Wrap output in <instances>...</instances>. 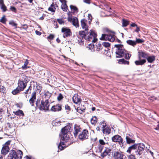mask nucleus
Listing matches in <instances>:
<instances>
[{"instance_id": "f257e3e1", "label": "nucleus", "mask_w": 159, "mask_h": 159, "mask_svg": "<svg viewBox=\"0 0 159 159\" xmlns=\"http://www.w3.org/2000/svg\"><path fill=\"white\" fill-rule=\"evenodd\" d=\"M72 129L70 124L67 125L62 128L61 130V134H60L61 139L62 141L58 146V148L61 150H63L68 145L65 144V142H67L69 139V137L68 134H71Z\"/></svg>"}, {"instance_id": "f03ea898", "label": "nucleus", "mask_w": 159, "mask_h": 159, "mask_svg": "<svg viewBox=\"0 0 159 159\" xmlns=\"http://www.w3.org/2000/svg\"><path fill=\"white\" fill-rule=\"evenodd\" d=\"M145 148V145L143 143H134L129 147L127 152L139 157L142 154Z\"/></svg>"}, {"instance_id": "7ed1b4c3", "label": "nucleus", "mask_w": 159, "mask_h": 159, "mask_svg": "<svg viewBox=\"0 0 159 159\" xmlns=\"http://www.w3.org/2000/svg\"><path fill=\"white\" fill-rule=\"evenodd\" d=\"M114 48H116L115 52L116 58L124 57L126 60H129L130 59L131 55L129 54L128 51L124 49L123 45L115 44Z\"/></svg>"}, {"instance_id": "20e7f679", "label": "nucleus", "mask_w": 159, "mask_h": 159, "mask_svg": "<svg viewBox=\"0 0 159 159\" xmlns=\"http://www.w3.org/2000/svg\"><path fill=\"white\" fill-rule=\"evenodd\" d=\"M29 80L28 77L25 75H21L18 83V87L23 91L26 88L27 83L28 82Z\"/></svg>"}, {"instance_id": "39448f33", "label": "nucleus", "mask_w": 159, "mask_h": 159, "mask_svg": "<svg viewBox=\"0 0 159 159\" xmlns=\"http://www.w3.org/2000/svg\"><path fill=\"white\" fill-rule=\"evenodd\" d=\"M50 104L48 100H46L45 101L42 100L41 105L39 106V109L40 111L44 110L45 111L49 110Z\"/></svg>"}, {"instance_id": "423d86ee", "label": "nucleus", "mask_w": 159, "mask_h": 159, "mask_svg": "<svg viewBox=\"0 0 159 159\" xmlns=\"http://www.w3.org/2000/svg\"><path fill=\"white\" fill-rule=\"evenodd\" d=\"M115 37L114 35H111L110 34H102L100 39L102 40H108L111 42H113L115 40Z\"/></svg>"}, {"instance_id": "0eeeda50", "label": "nucleus", "mask_w": 159, "mask_h": 159, "mask_svg": "<svg viewBox=\"0 0 159 159\" xmlns=\"http://www.w3.org/2000/svg\"><path fill=\"white\" fill-rule=\"evenodd\" d=\"M89 34L88 29L85 30H84L80 31L79 32V34L82 38V39L84 38L86 40H91L92 38L89 36V35L87 36Z\"/></svg>"}, {"instance_id": "6e6552de", "label": "nucleus", "mask_w": 159, "mask_h": 159, "mask_svg": "<svg viewBox=\"0 0 159 159\" xmlns=\"http://www.w3.org/2000/svg\"><path fill=\"white\" fill-rule=\"evenodd\" d=\"M88 131L86 129H84L80 132L78 135L79 139L82 141L87 139L88 137Z\"/></svg>"}, {"instance_id": "1a4fd4ad", "label": "nucleus", "mask_w": 159, "mask_h": 159, "mask_svg": "<svg viewBox=\"0 0 159 159\" xmlns=\"http://www.w3.org/2000/svg\"><path fill=\"white\" fill-rule=\"evenodd\" d=\"M101 125H102V132L103 134H108L110 133L111 129L109 127H106V124L103 121L102 122Z\"/></svg>"}, {"instance_id": "9d476101", "label": "nucleus", "mask_w": 159, "mask_h": 159, "mask_svg": "<svg viewBox=\"0 0 159 159\" xmlns=\"http://www.w3.org/2000/svg\"><path fill=\"white\" fill-rule=\"evenodd\" d=\"M61 32L64 33L63 37L64 38L71 35L70 30L66 27H63L62 28Z\"/></svg>"}, {"instance_id": "9b49d317", "label": "nucleus", "mask_w": 159, "mask_h": 159, "mask_svg": "<svg viewBox=\"0 0 159 159\" xmlns=\"http://www.w3.org/2000/svg\"><path fill=\"white\" fill-rule=\"evenodd\" d=\"M68 20L72 23V25L76 28L79 27V22L78 18L76 17H68Z\"/></svg>"}, {"instance_id": "f8f14e48", "label": "nucleus", "mask_w": 159, "mask_h": 159, "mask_svg": "<svg viewBox=\"0 0 159 159\" xmlns=\"http://www.w3.org/2000/svg\"><path fill=\"white\" fill-rule=\"evenodd\" d=\"M112 141L115 142H118L119 144L123 143V139L121 137L118 135H114L112 138Z\"/></svg>"}, {"instance_id": "ddd939ff", "label": "nucleus", "mask_w": 159, "mask_h": 159, "mask_svg": "<svg viewBox=\"0 0 159 159\" xmlns=\"http://www.w3.org/2000/svg\"><path fill=\"white\" fill-rule=\"evenodd\" d=\"M16 152L14 150H11L8 156L7 159H17Z\"/></svg>"}, {"instance_id": "4468645a", "label": "nucleus", "mask_w": 159, "mask_h": 159, "mask_svg": "<svg viewBox=\"0 0 159 159\" xmlns=\"http://www.w3.org/2000/svg\"><path fill=\"white\" fill-rule=\"evenodd\" d=\"M89 36L90 37L92 38V39H91V40L93 38L92 42H96L97 40V39L96 38L97 35L95 33L94 31L93 30H91L89 32Z\"/></svg>"}, {"instance_id": "2eb2a0df", "label": "nucleus", "mask_w": 159, "mask_h": 159, "mask_svg": "<svg viewBox=\"0 0 159 159\" xmlns=\"http://www.w3.org/2000/svg\"><path fill=\"white\" fill-rule=\"evenodd\" d=\"M132 136L130 134H127L126 136V143L127 144H130L134 143L135 142V140L133 139H132Z\"/></svg>"}, {"instance_id": "dca6fc26", "label": "nucleus", "mask_w": 159, "mask_h": 159, "mask_svg": "<svg viewBox=\"0 0 159 159\" xmlns=\"http://www.w3.org/2000/svg\"><path fill=\"white\" fill-rule=\"evenodd\" d=\"M36 99V93L35 92H33L31 95V97L29 100L30 104L32 106H34V103Z\"/></svg>"}, {"instance_id": "f3484780", "label": "nucleus", "mask_w": 159, "mask_h": 159, "mask_svg": "<svg viewBox=\"0 0 159 159\" xmlns=\"http://www.w3.org/2000/svg\"><path fill=\"white\" fill-rule=\"evenodd\" d=\"M72 100L74 103L77 104L79 102L81 101V99L77 94H75L72 97Z\"/></svg>"}, {"instance_id": "a211bd4d", "label": "nucleus", "mask_w": 159, "mask_h": 159, "mask_svg": "<svg viewBox=\"0 0 159 159\" xmlns=\"http://www.w3.org/2000/svg\"><path fill=\"white\" fill-rule=\"evenodd\" d=\"M61 110V106L60 104L56 105L52 107L51 111H57Z\"/></svg>"}, {"instance_id": "6ab92c4d", "label": "nucleus", "mask_w": 159, "mask_h": 159, "mask_svg": "<svg viewBox=\"0 0 159 159\" xmlns=\"http://www.w3.org/2000/svg\"><path fill=\"white\" fill-rule=\"evenodd\" d=\"M139 60L141 59V57L147 59L148 56V54L143 51L139 52Z\"/></svg>"}, {"instance_id": "aec40b11", "label": "nucleus", "mask_w": 159, "mask_h": 159, "mask_svg": "<svg viewBox=\"0 0 159 159\" xmlns=\"http://www.w3.org/2000/svg\"><path fill=\"white\" fill-rule=\"evenodd\" d=\"M9 148L8 146H3L1 150V153L3 155H6L9 152Z\"/></svg>"}, {"instance_id": "412c9836", "label": "nucleus", "mask_w": 159, "mask_h": 159, "mask_svg": "<svg viewBox=\"0 0 159 159\" xmlns=\"http://www.w3.org/2000/svg\"><path fill=\"white\" fill-rule=\"evenodd\" d=\"M111 150V149L110 148H106V149L104 151L103 153H101V156L103 158L104 157L107 155H108L109 153H110Z\"/></svg>"}, {"instance_id": "4be33fe9", "label": "nucleus", "mask_w": 159, "mask_h": 159, "mask_svg": "<svg viewBox=\"0 0 159 159\" xmlns=\"http://www.w3.org/2000/svg\"><path fill=\"white\" fill-rule=\"evenodd\" d=\"M74 129L75 130V132L74 133V134L75 137H76L78 133L79 132H80V133L81 132L80 130V128L79 126L75 125H74Z\"/></svg>"}, {"instance_id": "5701e85b", "label": "nucleus", "mask_w": 159, "mask_h": 159, "mask_svg": "<svg viewBox=\"0 0 159 159\" xmlns=\"http://www.w3.org/2000/svg\"><path fill=\"white\" fill-rule=\"evenodd\" d=\"M58 6L56 4H55L53 2L51 4L50 7L48 8V10L52 12H54L56 9V7H57Z\"/></svg>"}, {"instance_id": "b1692460", "label": "nucleus", "mask_w": 159, "mask_h": 159, "mask_svg": "<svg viewBox=\"0 0 159 159\" xmlns=\"http://www.w3.org/2000/svg\"><path fill=\"white\" fill-rule=\"evenodd\" d=\"M146 62V60L143 59H140L135 61V63L136 65H142L144 64Z\"/></svg>"}, {"instance_id": "393cba45", "label": "nucleus", "mask_w": 159, "mask_h": 159, "mask_svg": "<svg viewBox=\"0 0 159 159\" xmlns=\"http://www.w3.org/2000/svg\"><path fill=\"white\" fill-rule=\"evenodd\" d=\"M146 59L148 62L151 63L155 60V57L154 55L150 56H148Z\"/></svg>"}, {"instance_id": "a878e982", "label": "nucleus", "mask_w": 159, "mask_h": 159, "mask_svg": "<svg viewBox=\"0 0 159 159\" xmlns=\"http://www.w3.org/2000/svg\"><path fill=\"white\" fill-rule=\"evenodd\" d=\"M16 155L17 156V159H21L23 155V152L20 150H18L17 151Z\"/></svg>"}, {"instance_id": "bb28decb", "label": "nucleus", "mask_w": 159, "mask_h": 159, "mask_svg": "<svg viewBox=\"0 0 159 159\" xmlns=\"http://www.w3.org/2000/svg\"><path fill=\"white\" fill-rule=\"evenodd\" d=\"M85 19H82L81 21V25L82 28L85 30L88 29L86 23H85Z\"/></svg>"}, {"instance_id": "cd10ccee", "label": "nucleus", "mask_w": 159, "mask_h": 159, "mask_svg": "<svg viewBox=\"0 0 159 159\" xmlns=\"http://www.w3.org/2000/svg\"><path fill=\"white\" fill-rule=\"evenodd\" d=\"M14 113L17 116H23L24 115V113L23 111L21 110H18V111L14 112Z\"/></svg>"}, {"instance_id": "c85d7f7f", "label": "nucleus", "mask_w": 159, "mask_h": 159, "mask_svg": "<svg viewBox=\"0 0 159 159\" xmlns=\"http://www.w3.org/2000/svg\"><path fill=\"white\" fill-rule=\"evenodd\" d=\"M118 63L120 64L129 65V61L125 60L124 59H122L119 60Z\"/></svg>"}, {"instance_id": "c756f323", "label": "nucleus", "mask_w": 159, "mask_h": 159, "mask_svg": "<svg viewBox=\"0 0 159 159\" xmlns=\"http://www.w3.org/2000/svg\"><path fill=\"white\" fill-rule=\"evenodd\" d=\"M96 45L97 47L96 50L98 51H100L103 48L102 47L103 45L100 43H97Z\"/></svg>"}, {"instance_id": "7c9ffc66", "label": "nucleus", "mask_w": 159, "mask_h": 159, "mask_svg": "<svg viewBox=\"0 0 159 159\" xmlns=\"http://www.w3.org/2000/svg\"><path fill=\"white\" fill-rule=\"evenodd\" d=\"M21 91L22 90H20V89H19L18 87H17L15 89L12 91V93L13 95H16Z\"/></svg>"}, {"instance_id": "2f4dec72", "label": "nucleus", "mask_w": 159, "mask_h": 159, "mask_svg": "<svg viewBox=\"0 0 159 159\" xmlns=\"http://www.w3.org/2000/svg\"><path fill=\"white\" fill-rule=\"evenodd\" d=\"M51 95L52 94L50 93L48 91H47V92H46L44 94L45 97L46 98V100H48V99L50 98Z\"/></svg>"}, {"instance_id": "473e14b6", "label": "nucleus", "mask_w": 159, "mask_h": 159, "mask_svg": "<svg viewBox=\"0 0 159 159\" xmlns=\"http://www.w3.org/2000/svg\"><path fill=\"white\" fill-rule=\"evenodd\" d=\"M126 43L128 44L134 46L136 45L135 41L131 40H128L126 41Z\"/></svg>"}, {"instance_id": "72a5a7b5", "label": "nucleus", "mask_w": 159, "mask_h": 159, "mask_svg": "<svg viewBox=\"0 0 159 159\" xmlns=\"http://www.w3.org/2000/svg\"><path fill=\"white\" fill-rule=\"evenodd\" d=\"M129 24V22L128 20L125 19L122 20V26L123 27H126Z\"/></svg>"}, {"instance_id": "f704fd0d", "label": "nucleus", "mask_w": 159, "mask_h": 159, "mask_svg": "<svg viewBox=\"0 0 159 159\" xmlns=\"http://www.w3.org/2000/svg\"><path fill=\"white\" fill-rule=\"evenodd\" d=\"M70 7L71 10L73 11V13L77 12L78 11V9L75 6L70 5Z\"/></svg>"}, {"instance_id": "c9c22d12", "label": "nucleus", "mask_w": 159, "mask_h": 159, "mask_svg": "<svg viewBox=\"0 0 159 159\" xmlns=\"http://www.w3.org/2000/svg\"><path fill=\"white\" fill-rule=\"evenodd\" d=\"M61 8L64 11H66L67 10L68 7L66 4V3L62 4L61 6Z\"/></svg>"}, {"instance_id": "e433bc0d", "label": "nucleus", "mask_w": 159, "mask_h": 159, "mask_svg": "<svg viewBox=\"0 0 159 159\" xmlns=\"http://www.w3.org/2000/svg\"><path fill=\"white\" fill-rule=\"evenodd\" d=\"M29 63L28 61L27 60H26L25 62L24 65L23 66L22 68L23 70H26L27 68V65Z\"/></svg>"}, {"instance_id": "4c0bfd02", "label": "nucleus", "mask_w": 159, "mask_h": 159, "mask_svg": "<svg viewBox=\"0 0 159 159\" xmlns=\"http://www.w3.org/2000/svg\"><path fill=\"white\" fill-rule=\"evenodd\" d=\"M97 122V117L95 116H94L91 119V122L92 124H95Z\"/></svg>"}, {"instance_id": "58836bf2", "label": "nucleus", "mask_w": 159, "mask_h": 159, "mask_svg": "<svg viewBox=\"0 0 159 159\" xmlns=\"http://www.w3.org/2000/svg\"><path fill=\"white\" fill-rule=\"evenodd\" d=\"M0 8L2 10L3 12H4L7 11V7L5 4L1 6L0 7Z\"/></svg>"}, {"instance_id": "ea45409f", "label": "nucleus", "mask_w": 159, "mask_h": 159, "mask_svg": "<svg viewBox=\"0 0 159 159\" xmlns=\"http://www.w3.org/2000/svg\"><path fill=\"white\" fill-rule=\"evenodd\" d=\"M95 47V45L94 44H90L88 46V48L92 52H93L94 51V48Z\"/></svg>"}, {"instance_id": "a19ab883", "label": "nucleus", "mask_w": 159, "mask_h": 159, "mask_svg": "<svg viewBox=\"0 0 159 159\" xmlns=\"http://www.w3.org/2000/svg\"><path fill=\"white\" fill-rule=\"evenodd\" d=\"M7 21V19L5 18V16L4 15L0 19V22L3 24H5Z\"/></svg>"}, {"instance_id": "79ce46f5", "label": "nucleus", "mask_w": 159, "mask_h": 159, "mask_svg": "<svg viewBox=\"0 0 159 159\" xmlns=\"http://www.w3.org/2000/svg\"><path fill=\"white\" fill-rule=\"evenodd\" d=\"M36 107H35L36 109L38 108L39 109V106L41 105L40 103V100L38 99L36 102Z\"/></svg>"}, {"instance_id": "37998d69", "label": "nucleus", "mask_w": 159, "mask_h": 159, "mask_svg": "<svg viewBox=\"0 0 159 159\" xmlns=\"http://www.w3.org/2000/svg\"><path fill=\"white\" fill-rule=\"evenodd\" d=\"M135 41L136 44L137 43H143L144 42V40L142 39H137L136 38V41Z\"/></svg>"}, {"instance_id": "c03bdc74", "label": "nucleus", "mask_w": 159, "mask_h": 159, "mask_svg": "<svg viewBox=\"0 0 159 159\" xmlns=\"http://www.w3.org/2000/svg\"><path fill=\"white\" fill-rule=\"evenodd\" d=\"M60 123L61 122L60 121L56 122L55 121H53L52 122V124L53 125L57 126L60 125H61Z\"/></svg>"}, {"instance_id": "a18cd8bd", "label": "nucleus", "mask_w": 159, "mask_h": 159, "mask_svg": "<svg viewBox=\"0 0 159 159\" xmlns=\"http://www.w3.org/2000/svg\"><path fill=\"white\" fill-rule=\"evenodd\" d=\"M103 45L102 47H104L105 48H107L110 46V44L107 42H104L102 43Z\"/></svg>"}, {"instance_id": "49530a36", "label": "nucleus", "mask_w": 159, "mask_h": 159, "mask_svg": "<svg viewBox=\"0 0 159 159\" xmlns=\"http://www.w3.org/2000/svg\"><path fill=\"white\" fill-rule=\"evenodd\" d=\"M9 24L15 27V28H17V24L15 23L13 21H10L9 22Z\"/></svg>"}, {"instance_id": "de8ad7c7", "label": "nucleus", "mask_w": 159, "mask_h": 159, "mask_svg": "<svg viewBox=\"0 0 159 159\" xmlns=\"http://www.w3.org/2000/svg\"><path fill=\"white\" fill-rule=\"evenodd\" d=\"M32 87L31 86H29V88L27 89L25 92H24L25 94H27L28 93H30L31 92V90Z\"/></svg>"}, {"instance_id": "09e8293b", "label": "nucleus", "mask_w": 159, "mask_h": 159, "mask_svg": "<svg viewBox=\"0 0 159 159\" xmlns=\"http://www.w3.org/2000/svg\"><path fill=\"white\" fill-rule=\"evenodd\" d=\"M57 21L60 25L64 24V21L63 20L61 19H57Z\"/></svg>"}, {"instance_id": "8fccbe9b", "label": "nucleus", "mask_w": 159, "mask_h": 159, "mask_svg": "<svg viewBox=\"0 0 159 159\" xmlns=\"http://www.w3.org/2000/svg\"><path fill=\"white\" fill-rule=\"evenodd\" d=\"M63 98V97L62 94L61 93H59L57 97V99L59 101H60Z\"/></svg>"}, {"instance_id": "3c124183", "label": "nucleus", "mask_w": 159, "mask_h": 159, "mask_svg": "<svg viewBox=\"0 0 159 159\" xmlns=\"http://www.w3.org/2000/svg\"><path fill=\"white\" fill-rule=\"evenodd\" d=\"M36 88L38 90H39V92H40L42 90V87L39 84H36Z\"/></svg>"}, {"instance_id": "603ef678", "label": "nucleus", "mask_w": 159, "mask_h": 159, "mask_svg": "<svg viewBox=\"0 0 159 159\" xmlns=\"http://www.w3.org/2000/svg\"><path fill=\"white\" fill-rule=\"evenodd\" d=\"M133 154H131L128 156V159H136Z\"/></svg>"}, {"instance_id": "864d4df0", "label": "nucleus", "mask_w": 159, "mask_h": 159, "mask_svg": "<svg viewBox=\"0 0 159 159\" xmlns=\"http://www.w3.org/2000/svg\"><path fill=\"white\" fill-rule=\"evenodd\" d=\"M103 148V146L101 145H99L98 147V151L99 152H101Z\"/></svg>"}, {"instance_id": "5fc2aeb1", "label": "nucleus", "mask_w": 159, "mask_h": 159, "mask_svg": "<svg viewBox=\"0 0 159 159\" xmlns=\"http://www.w3.org/2000/svg\"><path fill=\"white\" fill-rule=\"evenodd\" d=\"M10 9L11 11L14 12H16V8L14 7L11 6Z\"/></svg>"}, {"instance_id": "6e6d98bb", "label": "nucleus", "mask_w": 159, "mask_h": 159, "mask_svg": "<svg viewBox=\"0 0 159 159\" xmlns=\"http://www.w3.org/2000/svg\"><path fill=\"white\" fill-rule=\"evenodd\" d=\"M157 99V98L153 96H151L150 98H149V100L152 101H153L154 100H156Z\"/></svg>"}, {"instance_id": "4d7b16f0", "label": "nucleus", "mask_w": 159, "mask_h": 159, "mask_svg": "<svg viewBox=\"0 0 159 159\" xmlns=\"http://www.w3.org/2000/svg\"><path fill=\"white\" fill-rule=\"evenodd\" d=\"M99 142L100 144L101 145H103L105 144V143L103 139H100L99 140Z\"/></svg>"}, {"instance_id": "13d9d810", "label": "nucleus", "mask_w": 159, "mask_h": 159, "mask_svg": "<svg viewBox=\"0 0 159 159\" xmlns=\"http://www.w3.org/2000/svg\"><path fill=\"white\" fill-rule=\"evenodd\" d=\"M54 38V35L52 34H50L49 36L47 37V39H49L50 40Z\"/></svg>"}, {"instance_id": "bf43d9fd", "label": "nucleus", "mask_w": 159, "mask_h": 159, "mask_svg": "<svg viewBox=\"0 0 159 159\" xmlns=\"http://www.w3.org/2000/svg\"><path fill=\"white\" fill-rule=\"evenodd\" d=\"M28 26L26 24H24L22 25V28L24 29L25 30H26L28 28Z\"/></svg>"}, {"instance_id": "052dcab7", "label": "nucleus", "mask_w": 159, "mask_h": 159, "mask_svg": "<svg viewBox=\"0 0 159 159\" xmlns=\"http://www.w3.org/2000/svg\"><path fill=\"white\" fill-rule=\"evenodd\" d=\"M83 39H80V40H78V41H79V43L80 45H83L84 44V41L83 40Z\"/></svg>"}, {"instance_id": "680f3d73", "label": "nucleus", "mask_w": 159, "mask_h": 159, "mask_svg": "<svg viewBox=\"0 0 159 159\" xmlns=\"http://www.w3.org/2000/svg\"><path fill=\"white\" fill-rule=\"evenodd\" d=\"M83 110H82V108L77 109V111L79 112L81 114L82 112H83Z\"/></svg>"}, {"instance_id": "e2e57ef3", "label": "nucleus", "mask_w": 159, "mask_h": 159, "mask_svg": "<svg viewBox=\"0 0 159 159\" xmlns=\"http://www.w3.org/2000/svg\"><path fill=\"white\" fill-rule=\"evenodd\" d=\"M10 141H8L7 142L4 144L3 145V146H8V145L10 144Z\"/></svg>"}, {"instance_id": "0e129e2a", "label": "nucleus", "mask_w": 159, "mask_h": 159, "mask_svg": "<svg viewBox=\"0 0 159 159\" xmlns=\"http://www.w3.org/2000/svg\"><path fill=\"white\" fill-rule=\"evenodd\" d=\"M4 4V0H0V7Z\"/></svg>"}, {"instance_id": "69168bd1", "label": "nucleus", "mask_w": 159, "mask_h": 159, "mask_svg": "<svg viewBox=\"0 0 159 159\" xmlns=\"http://www.w3.org/2000/svg\"><path fill=\"white\" fill-rule=\"evenodd\" d=\"M35 33L36 34L39 35H40L41 34V33L37 30L35 31Z\"/></svg>"}, {"instance_id": "338daca9", "label": "nucleus", "mask_w": 159, "mask_h": 159, "mask_svg": "<svg viewBox=\"0 0 159 159\" xmlns=\"http://www.w3.org/2000/svg\"><path fill=\"white\" fill-rule=\"evenodd\" d=\"M84 2L86 3L89 4L90 3V0H83Z\"/></svg>"}, {"instance_id": "774afa93", "label": "nucleus", "mask_w": 159, "mask_h": 159, "mask_svg": "<svg viewBox=\"0 0 159 159\" xmlns=\"http://www.w3.org/2000/svg\"><path fill=\"white\" fill-rule=\"evenodd\" d=\"M65 109L68 110H70V108L68 105H66L65 107Z\"/></svg>"}]
</instances>
